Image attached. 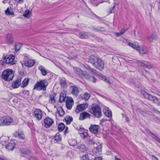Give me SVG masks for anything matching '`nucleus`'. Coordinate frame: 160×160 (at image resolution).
Returning a JSON list of instances; mask_svg holds the SVG:
<instances>
[{"label": "nucleus", "mask_w": 160, "mask_h": 160, "mask_svg": "<svg viewBox=\"0 0 160 160\" xmlns=\"http://www.w3.org/2000/svg\"><path fill=\"white\" fill-rule=\"evenodd\" d=\"M89 112L97 118H100L102 116L101 108L97 105L92 106L89 109Z\"/></svg>", "instance_id": "nucleus-6"}, {"label": "nucleus", "mask_w": 160, "mask_h": 160, "mask_svg": "<svg viewBox=\"0 0 160 160\" xmlns=\"http://www.w3.org/2000/svg\"><path fill=\"white\" fill-rule=\"evenodd\" d=\"M64 119L66 122L67 124H69L72 121V118L70 116H68L66 117Z\"/></svg>", "instance_id": "nucleus-37"}, {"label": "nucleus", "mask_w": 160, "mask_h": 160, "mask_svg": "<svg viewBox=\"0 0 160 160\" xmlns=\"http://www.w3.org/2000/svg\"><path fill=\"white\" fill-rule=\"evenodd\" d=\"M90 116L91 115L89 113L86 112H83L80 114L79 120H83L87 118L90 119Z\"/></svg>", "instance_id": "nucleus-15"}, {"label": "nucleus", "mask_w": 160, "mask_h": 160, "mask_svg": "<svg viewBox=\"0 0 160 160\" xmlns=\"http://www.w3.org/2000/svg\"><path fill=\"white\" fill-rule=\"evenodd\" d=\"M90 96V95L89 93L87 92H85L83 95H80V98L86 101L89 99Z\"/></svg>", "instance_id": "nucleus-26"}, {"label": "nucleus", "mask_w": 160, "mask_h": 160, "mask_svg": "<svg viewBox=\"0 0 160 160\" xmlns=\"http://www.w3.org/2000/svg\"><path fill=\"white\" fill-rule=\"evenodd\" d=\"M15 147V143L13 141H10L8 142L5 145L6 148L8 150H13Z\"/></svg>", "instance_id": "nucleus-14"}, {"label": "nucleus", "mask_w": 160, "mask_h": 160, "mask_svg": "<svg viewBox=\"0 0 160 160\" xmlns=\"http://www.w3.org/2000/svg\"><path fill=\"white\" fill-rule=\"evenodd\" d=\"M115 34H116V35L117 37H118V36H120L122 35V34H121L120 32H118V33L116 32Z\"/></svg>", "instance_id": "nucleus-59"}, {"label": "nucleus", "mask_w": 160, "mask_h": 160, "mask_svg": "<svg viewBox=\"0 0 160 160\" xmlns=\"http://www.w3.org/2000/svg\"><path fill=\"white\" fill-rule=\"evenodd\" d=\"M141 93L146 98L152 101L153 103L156 104L158 105H160V103L158 102V100L156 97L151 95L145 91H142Z\"/></svg>", "instance_id": "nucleus-7"}, {"label": "nucleus", "mask_w": 160, "mask_h": 160, "mask_svg": "<svg viewBox=\"0 0 160 160\" xmlns=\"http://www.w3.org/2000/svg\"><path fill=\"white\" fill-rule=\"evenodd\" d=\"M14 137L18 138L22 140H23L25 138L23 132L21 130H18L13 133Z\"/></svg>", "instance_id": "nucleus-10"}, {"label": "nucleus", "mask_w": 160, "mask_h": 160, "mask_svg": "<svg viewBox=\"0 0 160 160\" xmlns=\"http://www.w3.org/2000/svg\"><path fill=\"white\" fill-rule=\"evenodd\" d=\"M114 157L115 159L114 160H122L121 159L118 158L116 156H114Z\"/></svg>", "instance_id": "nucleus-60"}, {"label": "nucleus", "mask_w": 160, "mask_h": 160, "mask_svg": "<svg viewBox=\"0 0 160 160\" xmlns=\"http://www.w3.org/2000/svg\"><path fill=\"white\" fill-rule=\"evenodd\" d=\"M95 142L94 141V140L92 139V140H90L89 141V143L91 145H93L95 144Z\"/></svg>", "instance_id": "nucleus-51"}, {"label": "nucleus", "mask_w": 160, "mask_h": 160, "mask_svg": "<svg viewBox=\"0 0 160 160\" xmlns=\"http://www.w3.org/2000/svg\"><path fill=\"white\" fill-rule=\"evenodd\" d=\"M6 40L7 43L8 44H11L13 42V38L11 34L8 33L6 36Z\"/></svg>", "instance_id": "nucleus-21"}, {"label": "nucleus", "mask_w": 160, "mask_h": 160, "mask_svg": "<svg viewBox=\"0 0 160 160\" xmlns=\"http://www.w3.org/2000/svg\"><path fill=\"white\" fill-rule=\"evenodd\" d=\"M35 61L31 59H28L24 61V65L28 67H32L35 64Z\"/></svg>", "instance_id": "nucleus-16"}, {"label": "nucleus", "mask_w": 160, "mask_h": 160, "mask_svg": "<svg viewBox=\"0 0 160 160\" xmlns=\"http://www.w3.org/2000/svg\"><path fill=\"white\" fill-rule=\"evenodd\" d=\"M158 11L160 12V3H159L158 6Z\"/></svg>", "instance_id": "nucleus-62"}, {"label": "nucleus", "mask_w": 160, "mask_h": 160, "mask_svg": "<svg viewBox=\"0 0 160 160\" xmlns=\"http://www.w3.org/2000/svg\"><path fill=\"white\" fill-rule=\"evenodd\" d=\"M88 62L92 64L97 69L102 70L103 69L104 63L103 61L97 56L91 55L89 57Z\"/></svg>", "instance_id": "nucleus-1"}, {"label": "nucleus", "mask_w": 160, "mask_h": 160, "mask_svg": "<svg viewBox=\"0 0 160 160\" xmlns=\"http://www.w3.org/2000/svg\"><path fill=\"white\" fill-rule=\"evenodd\" d=\"M81 159L82 160H89V157L87 154H85L82 156Z\"/></svg>", "instance_id": "nucleus-46"}, {"label": "nucleus", "mask_w": 160, "mask_h": 160, "mask_svg": "<svg viewBox=\"0 0 160 160\" xmlns=\"http://www.w3.org/2000/svg\"><path fill=\"white\" fill-rule=\"evenodd\" d=\"M0 160H5L3 159V158L0 157Z\"/></svg>", "instance_id": "nucleus-64"}, {"label": "nucleus", "mask_w": 160, "mask_h": 160, "mask_svg": "<svg viewBox=\"0 0 160 160\" xmlns=\"http://www.w3.org/2000/svg\"><path fill=\"white\" fill-rule=\"evenodd\" d=\"M72 93L75 96H77L78 94L79 90L78 88L76 86H72Z\"/></svg>", "instance_id": "nucleus-28"}, {"label": "nucleus", "mask_w": 160, "mask_h": 160, "mask_svg": "<svg viewBox=\"0 0 160 160\" xmlns=\"http://www.w3.org/2000/svg\"><path fill=\"white\" fill-rule=\"evenodd\" d=\"M85 78L89 81L93 83H96L97 81V79L93 76H90L88 73L85 74Z\"/></svg>", "instance_id": "nucleus-18"}, {"label": "nucleus", "mask_w": 160, "mask_h": 160, "mask_svg": "<svg viewBox=\"0 0 160 160\" xmlns=\"http://www.w3.org/2000/svg\"><path fill=\"white\" fill-rule=\"evenodd\" d=\"M22 79V78L19 77L15 81H13L12 83V87L13 89H16L19 88L21 85Z\"/></svg>", "instance_id": "nucleus-9"}, {"label": "nucleus", "mask_w": 160, "mask_h": 160, "mask_svg": "<svg viewBox=\"0 0 160 160\" xmlns=\"http://www.w3.org/2000/svg\"><path fill=\"white\" fill-rule=\"evenodd\" d=\"M21 151L22 153L25 154H29L30 153V151L29 150L22 149Z\"/></svg>", "instance_id": "nucleus-45"}, {"label": "nucleus", "mask_w": 160, "mask_h": 160, "mask_svg": "<svg viewBox=\"0 0 160 160\" xmlns=\"http://www.w3.org/2000/svg\"><path fill=\"white\" fill-rule=\"evenodd\" d=\"M96 150H97L98 152H99L100 151H101V147L98 146L96 148Z\"/></svg>", "instance_id": "nucleus-56"}, {"label": "nucleus", "mask_w": 160, "mask_h": 160, "mask_svg": "<svg viewBox=\"0 0 160 160\" xmlns=\"http://www.w3.org/2000/svg\"><path fill=\"white\" fill-rule=\"evenodd\" d=\"M44 122L45 127L48 128L53 124L54 121L52 118L48 117L46 118L44 120Z\"/></svg>", "instance_id": "nucleus-11"}, {"label": "nucleus", "mask_w": 160, "mask_h": 160, "mask_svg": "<svg viewBox=\"0 0 160 160\" xmlns=\"http://www.w3.org/2000/svg\"><path fill=\"white\" fill-rule=\"evenodd\" d=\"M137 64L139 66L142 67H143L148 68V66L146 64L144 63L143 62L141 61H138L137 62Z\"/></svg>", "instance_id": "nucleus-33"}, {"label": "nucleus", "mask_w": 160, "mask_h": 160, "mask_svg": "<svg viewBox=\"0 0 160 160\" xmlns=\"http://www.w3.org/2000/svg\"><path fill=\"white\" fill-rule=\"evenodd\" d=\"M57 113L60 116L62 117L64 115V111L61 107H58L57 108Z\"/></svg>", "instance_id": "nucleus-29"}, {"label": "nucleus", "mask_w": 160, "mask_h": 160, "mask_svg": "<svg viewBox=\"0 0 160 160\" xmlns=\"http://www.w3.org/2000/svg\"><path fill=\"white\" fill-rule=\"evenodd\" d=\"M88 104L87 103L79 104L77 106L76 110L79 111L84 110L88 108Z\"/></svg>", "instance_id": "nucleus-17"}, {"label": "nucleus", "mask_w": 160, "mask_h": 160, "mask_svg": "<svg viewBox=\"0 0 160 160\" xmlns=\"http://www.w3.org/2000/svg\"><path fill=\"white\" fill-rule=\"evenodd\" d=\"M84 130V128L82 127H79V129H78V130L81 131H83Z\"/></svg>", "instance_id": "nucleus-57"}, {"label": "nucleus", "mask_w": 160, "mask_h": 160, "mask_svg": "<svg viewBox=\"0 0 160 160\" xmlns=\"http://www.w3.org/2000/svg\"><path fill=\"white\" fill-rule=\"evenodd\" d=\"M58 128L59 132H62L63 130L65 128L64 124L62 123H59L58 125Z\"/></svg>", "instance_id": "nucleus-34"}, {"label": "nucleus", "mask_w": 160, "mask_h": 160, "mask_svg": "<svg viewBox=\"0 0 160 160\" xmlns=\"http://www.w3.org/2000/svg\"><path fill=\"white\" fill-rule=\"evenodd\" d=\"M60 84L62 87L65 88L66 86V83L64 79H61V80Z\"/></svg>", "instance_id": "nucleus-43"}, {"label": "nucleus", "mask_w": 160, "mask_h": 160, "mask_svg": "<svg viewBox=\"0 0 160 160\" xmlns=\"http://www.w3.org/2000/svg\"><path fill=\"white\" fill-rule=\"evenodd\" d=\"M77 148L81 152H86L87 150V148L83 144L78 146Z\"/></svg>", "instance_id": "nucleus-31"}, {"label": "nucleus", "mask_w": 160, "mask_h": 160, "mask_svg": "<svg viewBox=\"0 0 160 160\" xmlns=\"http://www.w3.org/2000/svg\"><path fill=\"white\" fill-rule=\"evenodd\" d=\"M29 11L28 10V11L26 10L25 11V13L23 14V16L25 18H28L29 16Z\"/></svg>", "instance_id": "nucleus-48"}, {"label": "nucleus", "mask_w": 160, "mask_h": 160, "mask_svg": "<svg viewBox=\"0 0 160 160\" xmlns=\"http://www.w3.org/2000/svg\"><path fill=\"white\" fill-rule=\"evenodd\" d=\"M68 142L69 144L71 146H74L77 144V142L74 139H69L68 140Z\"/></svg>", "instance_id": "nucleus-35"}, {"label": "nucleus", "mask_w": 160, "mask_h": 160, "mask_svg": "<svg viewBox=\"0 0 160 160\" xmlns=\"http://www.w3.org/2000/svg\"><path fill=\"white\" fill-rule=\"evenodd\" d=\"M89 32H79V38L82 39H87L89 37Z\"/></svg>", "instance_id": "nucleus-19"}, {"label": "nucleus", "mask_w": 160, "mask_h": 160, "mask_svg": "<svg viewBox=\"0 0 160 160\" xmlns=\"http://www.w3.org/2000/svg\"><path fill=\"white\" fill-rule=\"evenodd\" d=\"M89 34H90V35H89V37L90 36H91V37H95V35H94V34H93L89 33Z\"/></svg>", "instance_id": "nucleus-61"}, {"label": "nucleus", "mask_w": 160, "mask_h": 160, "mask_svg": "<svg viewBox=\"0 0 160 160\" xmlns=\"http://www.w3.org/2000/svg\"><path fill=\"white\" fill-rule=\"evenodd\" d=\"M102 158L101 157H98L96 158L95 159V160H102Z\"/></svg>", "instance_id": "nucleus-58"}, {"label": "nucleus", "mask_w": 160, "mask_h": 160, "mask_svg": "<svg viewBox=\"0 0 160 160\" xmlns=\"http://www.w3.org/2000/svg\"><path fill=\"white\" fill-rule=\"evenodd\" d=\"M73 100L72 98H68L66 101L67 107L69 109H70L73 104Z\"/></svg>", "instance_id": "nucleus-20"}, {"label": "nucleus", "mask_w": 160, "mask_h": 160, "mask_svg": "<svg viewBox=\"0 0 160 160\" xmlns=\"http://www.w3.org/2000/svg\"><path fill=\"white\" fill-rule=\"evenodd\" d=\"M127 30V29H126V30H125L124 29H122V30H121V31L120 32V33H121V34H122H122H123Z\"/></svg>", "instance_id": "nucleus-55"}, {"label": "nucleus", "mask_w": 160, "mask_h": 160, "mask_svg": "<svg viewBox=\"0 0 160 160\" xmlns=\"http://www.w3.org/2000/svg\"><path fill=\"white\" fill-rule=\"evenodd\" d=\"M149 133L151 134V135H150V136L152 138H154L155 140L160 143V138H159L158 136L154 135L151 132H150Z\"/></svg>", "instance_id": "nucleus-36"}, {"label": "nucleus", "mask_w": 160, "mask_h": 160, "mask_svg": "<svg viewBox=\"0 0 160 160\" xmlns=\"http://www.w3.org/2000/svg\"><path fill=\"white\" fill-rule=\"evenodd\" d=\"M67 98H68L66 97V94L61 93L60 95L59 102L61 103L66 102Z\"/></svg>", "instance_id": "nucleus-25"}, {"label": "nucleus", "mask_w": 160, "mask_h": 160, "mask_svg": "<svg viewBox=\"0 0 160 160\" xmlns=\"http://www.w3.org/2000/svg\"><path fill=\"white\" fill-rule=\"evenodd\" d=\"M157 35L156 34H152L150 36L147 37V38L149 41L155 40L157 38Z\"/></svg>", "instance_id": "nucleus-38"}, {"label": "nucleus", "mask_w": 160, "mask_h": 160, "mask_svg": "<svg viewBox=\"0 0 160 160\" xmlns=\"http://www.w3.org/2000/svg\"><path fill=\"white\" fill-rule=\"evenodd\" d=\"M38 69L41 71L42 75L45 76L47 75V72L44 67L42 65H40L39 66Z\"/></svg>", "instance_id": "nucleus-27"}, {"label": "nucleus", "mask_w": 160, "mask_h": 160, "mask_svg": "<svg viewBox=\"0 0 160 160\" xmlns=\"http://www.w3.org/2000/svg\"><path fill=\"white\" fill-rule=\"evenodd\" d=\"M73 69L74 72L78 75L80 77L82 78L83 76L85 78V74L87 72L82 71L80 68L74 67Z\"/></svg>", "instance_id": "nucleus-12"}, {"label": "nucleus", "mask_w": 160, "mask_h": 160, "mask_svg": "<svg viewBox=\"0 0 160 160\" xmlns=\"http://www.w3.org/2000/svg\"><path fill=\"white\" fill-rule=\"evenodd\" d=\"M99 126L98 125H94L91 126L89 128L90 131L94 133H96L98 132Z\"/></svg>", "instance_id": "nucleus-22"}, {"label": "nucleus", "mask_w": 160, "mask_h": 160, "mask_svg": "<svg viewBox=\"0 0 160 160\" xmlns=\"http://www.w3.org/2000/svg\"><path fill=\"white\" fill-rule=\"evenodd\" d=\"M6 1L7 0H4L3 1H2V3H6Z\"/></svg>", "instance_id": "nucleus-63"}, {"label": "nucleus", "mask_w": 160, "mask_h": 160, "mask_svg": "<svg viewBox=\"0 0 160 160\" xmlns=\"http://www.w3.org/2000/svg\"><path fill=\"white\" fill-rule=\"evenodd\" d=\"M48 85V82L47 80H42L36 82L34 87L33 89L38 91H45L46 90V87Z\"/></svg>", "instance_id": "nucleus-3"}, {"label": "nucleus", "mask_w": 160, "mask_h": 160, "mask_svg": "<svg viewBox=\"0 0 160 160\" xmlns=\"http://www.w3.org/2000/svg\"><path fill=\"white\" fill-rule=\"evenodd\" d=\"M115 6L114 5L112 8H110L109 11V13H111L113 12L112 11L113 10L114 8H115Z\"/></svg>", "instance_id": "nucleus-52"}, {"label": "nucleus", "mask_w": 160, "mask_h": 160, "mask_svg": "<svg viewBox=\"0 0 160 160\" xmlns=\"http://www.w3.org/2000/svg\"><path fill=\"white\" fill-rule=\"evenodd\" d=\"M85 68L88 71L91 72L93 75L97 77L98 78L102 80L107 83L110 84V82L107 79L106 77L103 75L102 73L99 72L96 70L91 68L89 66L87 65H85L84 66Z\"/></svg>", "instance_id": "nucleus-2"}, {"label": "nucleus", "mask_w": 160, "mask_h": 160, "mask_svg": "<svg viewBox=\"0 0 160 160\" xmlns=\"http://www.w3.org/2000/svg\"><path fill=\"white\" fill-rule=\"evenodd\" d=\"M33 115L37 120H40L42 116V112L40 109L36 108L34 111Z\"/></svg>", "instance_id": "nucleus-8"}, {"label": "nucleus", "mask_w": 160, "mask_h": 160, "mask_svg": "<svg viewBox=\"0 0 160 160\" xmlns=\"http://www.w3.org/2000/svg\"><path fill=\"white\" fill-rule=\"evenodd\" d=\"M13 122V118L9 116L0 118V126H7L12 125Z\"/></svg>", "instance_id": "nucleus-4"}, {"label": "nucleus", "mask_w": 160, "mask_h": 160, "mask_svg": "<svg viewBox=\"0 0 160 160\" xmlns=\"http://www.w3.org/2000/svg\"><path fill=\"white\" fill-rule=\"evenodd\" d=\"M2 78L5 80L9 82L12 80L14 77L13 71L10 69L4 70L2 72Z\"/></svg>", "instance_id": "nucleus-5"}, {"label": "nucleus", "mask_w": 160, "mask_h": 160, "mask_svg": "<svg viewBox=\"0 0 160 160\" xmlns=\"http://www.w3.org/2000/svg\"><path fill=\"white\" fill-rule=\"evenodd\" d=\"M81 137L83 139L86 138L88 136V132L86 131L82 132L79 133Z\"/></svg>", "instance_id": "nucleus-42"}, {"label": "nucleus", "mask_w": 160, "mask_h": 160, "mask_svg": "<svg viewBox=\"0 0 160 160\" xmlns=\"http://www.w3.org/2000/svg\"><path fill=\"white\" fill-rule=\"evenodd\" d=\"M15 57L14 56H10L8 58H4L5 62L7 64L13 65L15 63V61L14 60Z\"/></svg>", "instance_id": "nucleus-13"}, {"label": "nucleus", "mask_w": 160, "mask_h": 160, "mask_svg": "<svg viewBox=\"0 0 160 160\" xmlns=\"http://www.w3.org/2000/svg\"><path fill=\"white\" fill-rule=\"evenodd\" d=\"M22 46V44L20 43H17L15 46V51L16 52H18Z\"/></svg>", "instance_id": "nucleus-41"}, {"label": "nucleus", "mask_w": 160, "mask_h": 160, "mask_svg": "<svg viewBox=\"0 0 160 160\" xmlns=\"http://www.w3.org/2000/svg\"><path fill=\"white\" fill-rule=\"evenodd\" d=\"M128 44L129 46L136 50H137V49L138 48V46H136V45H134L132 43L129 42L128 43Z\"/></svg>", "instance_id": "nucleus-44"}, {"label": "nucleus", "mask_w": 160, "mask_h": 160, "mask_svg": "<svg viewBox=\"0 0 160 160\" xmlns=\"http://www.w3.org/2000/svg\"><path fill=\"white\" fill-rule=\"evenodd\" d=\"M97 31H104V29L101 27H98L94 28Z\"/></svg>", "instance_id": "nucleus-47"}, {"label": "nucleus", "mask_w": 160, "mask_h": 160, "mask_svg": "<svg viewBox=\"0 0 160 160\" xmlns=\"http://www.w3.org/2000/svg\"><path fill=\"white\" fill-rule=\"evenodd\" d=\"M55 140L58 142L61 141V136L59 133H57L54 136Z\"/></svg>", "instance_id": "nucleus-39"}, {"label": "nucleus", "mask_w": 160, "mask_h": 160, "mask_svg": "<svg viewBox=\"0 0 160 160\" xmlns=\"http://www.w3.org/2000/svg\"><path fill=\"white\" fill-rule=\"evenodd\" d=\"M104 113L105 116L108 118V120L109 121L112 118V112L110 110L105 109L104 110Z\"/></svg>", "instance_id": "nucleus-24"}, {"label": "nucleus", "mask_w": 160, "mask_h": 160, "mask_svg": "<svg viewBox=\"0 0 160 160\" xmlns=\"http://www.w3.org/2000/svg\"><path fill=\"white\" fill-rule=\"evenodd\" d=\"M6 62H5V61L4 60V59L3 60H0V65L2 66H4Z\"/></svg>", "instance_id": "nucleus-50"}, {"label": "nucleus", "mask_w": 160, "mask_h": 160, "mask_svg": "<svg viewBox=\"0 0 160 160\" xmlns=\"http://www.w3.org/2000/svg\"><path fill=\"white\" fill-rule=\"evenodd\" d=\"M107 121H108V119H107V118H102V119H101L100 120V122L101 123H103Z\"/></svg>", "instance_id": "nucleus-53"}, {"label": "nucleus", "mask_w": 160, "mask_h": 160, "mask_svg": "<svg viewBox=\"0 0 160 160\" xmlns=\"http://www.w3.org/2000/svg\"><path fill=\"white\" fill-rule=\"evenodd\" d=\"M5 14L8 15H11L14 14V12L13 10L9 7L5 11Z\"/></svg>", "instance_id": "nucleus-32"}, {"label": "nucleus", "mask_w": 160, "mask_h": 160, "mask_svg": "<svg viewBox=\"0 0 160 160\" xmlns=\"http://www.w3.org/2000/svg\"><path fill=\"white\" fill-rule=\"evenodd\" d=\"M152 157L153 160H158V158L154 155H152Z\"/></svg>", "instance_id": "nucleus-54"}, {"label": "nucleus", "mask_w": 160, "mask_h": 160, "mask_svg": "<svg viewBox=\"0 0 160 160\" xmlns=\"http://www.w3.org/2000/svg\"><path fill=\"white\" fill-rule=\"evenodd\" d=\"M55 96L56 95L54 94H53L50 95V100L51 101L52 103L54 104L55 103Z\"/></svg>", "instance_id": "nucleus-40"}, {"label": "nucleus", "mask_w": 160, "mask_h": 160, "mask_svg": "<svg viewBox=\"0 0 160 160\" xmlns=\"http://www.w3.org/2000/svg\"><path fill=\"white\" fill-rule=\"evenodd\" d=\"M18 3L22 4L24 2V0H14Z\"/></svg>", "instance_id": "nucleus-49"}, {"label": "nucleus", "mask_w": 160, "mask_h": 160, "mask_svg": "<svg viewBox=\"0 0 160 160\" xmlns=\"http://www.w3.org/2000/svg\"><path fill=\"white\" fill-rule=\"evenodd\" d=\"M29 79L28 78H25L22 81V84L21 86V87L24 88L26 87L28 84L29 82Z\"/></svg>", "instance_id": "nucleus-30"}, {"label": "nucleus", "mask_w": 160, "mask_h": 160, "mask_svg": "<svg viewBox=\"0 0 160 160\" xmlns=\"http://www.w3.org/2000/svg\"><path fill=\"white\" fill-rule=\"evenodd\" d=\"M140 54H143L148 53V51L147 48L145 47H140L138 46V48L137 49Z\"/></svg>", "instance_id": "nucleus-23"}]
</instances>
